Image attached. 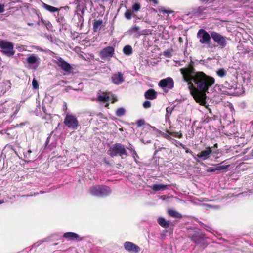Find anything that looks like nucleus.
<instances>
[{
	"label": "nucleus",
	"mask_w": 253,
	"mask_h": 253,
	"mask_svg": "<svg viewBox=\"0 0 253 253\" xmlns=\"http://www.w3.org/2000/svg\"><path fill=\"white\" fill-rule=\"evenodd\" d=\"M204 236V235L200 233V231L198 229L194 228L188 230V237L197 244L205 245Z\"/></svg>",
	"instance_id": "4"
},
{
	"label": "nucleus",
	"mask_w": 253,
	"mask_h": 253,
	"mask_svg": "<svg viewBox=\"0 0 253 253\" xmlns=\"http://www.w3.org/2000/svg\"><path fill=\"white\" fill-rule=\"evenodd\" d=\"M140 30V28L138 26L135 25L133 27H132L130 29V31L131 32H136V33H139Z\"/></svg>",
	"instance_id": "37"
},
{
	"label": "nucleus",
	"mask_w": 253,
	"mask_h": 253,
	"mask_svg": "<svg viewBox=\"0 0 253 253\" xmlns=\"http://www.w3.org/2000/svg\"><path fill=\"white\" fill-rule=\"evenodd\" d=\"M185 152L186 153H190L191 154L192 156H193V152L189 149L188 148H186V150H185Z\"/></svg>",
	"instance_id": "41"
},
{
	"label": "nucleus",
	"mask_w": 253,
	"mask_h": 253,
	"mask_svg": "<svg viewBox=\"0 0 253 253\" xmlns=\"http://www.w3.org/2000/svg\"><path fill=\"white\" fill-rule=\"evenodd\" d=\"M217 145H218L216 143V144H214V147H217Z\"/></svg>",
	"instance_id": "51"
},
{
	"label": "nucleus",
	"mask_w": 253,
	"mask_h": 253,
	"mask_svg": "<svg viewBox=\"0 0 253 253\" xmlns=\"http://www.w3.org/2000/svg\"><path fill=\"white\" fill-rule=\"evenodd\" d=\"M125 112H126L125 109L123 107H121V108H118L117 110V111L116 112V116H117L118 117H121L125 115Z\"/></svg>",
	"instance_id": "29"
},
{
	"label": "nucleus",
	"mask_w": 253,
	"mask_h": 253,
	"mask_svg": "<svg viewBox=\"0 0 253 253\" xmlns=\"http://www.w3.org/2000/svg\"><path fill=\"white\" fill-rule=\"evenodd\" d=\"M135 124L137 127H139L145 124V121L144 119H139L136 122Z\"/></svg>",
	"instance_id": "34"
},
{
	"label": "nucleus",
	"mask_w": 253,
	"mask_h": 253,
	"mask_svg": "<svg viewBox=\"0 0 253 253\" xmlns=\"http://www.w3.org/2000/svg\"><path fill=\"white\" fill-rule=\"evenodd\" d=\"M159 11L162 12L163 13H167L168 14L172 13L173 12L172 10L165 9L164 7H160V8H159Z\"/></svg>",
	"instance_id": "33"
},
{
	"label": "nucleus",
	"mask_w": 253,
	"mask_h": 253,
	"mask_svg": "<svg viewBox=\"0 0 253 253\" xmlns=\"http://www.w3.org/2000/svg\"><path fill=\"white\" fill-rule=\"evenodd\" d=\"M77 8L78 10L81 11L82 14H83L84 11L87 10V7L83 2L82 3L78 4Z\"/></svg>",
	"instance_id": "27"
},
{
	"label": "nucleus",
	"mask_w": 253,
	"mask_h": 253,
	"mask_svg": "<svg viewBox=\"0 0 253 253\" xmlns=\"http://www.w3.org/2000/svg\"><path fill=\"white\" fill-rule=\"evenodd\" d=\"M63 237L68 241H80L84 239L83 237H81L76 233L68 232L63 234Z\"/></svg>",
	"instance_id": "14"
},
{
	"label": "nucleus",
	"mask_w": 253,
	"mask_h": 253,
	"mask_svg": "<svg viewBox=\"0 0 253 253\" xmlns=\"http://www.w3.org/2000/svg\"><path fill=\"white\" fill-rule=\"evenodd\" d=\"M104 162L106 164H109V163L107 161L106 159L105 158L104 159Z\"/></svg>",
	"instance_id": "46"
},
{
	"label": "nucleus",
	"mask_w": 253,
	"mask_h": 253,
	"mask_svg": "<svg viewBox=\"0 0 253 253\" xmlns=\"http://www.w3.org/2000/svg\"><path fill=\"white\" fill-rule=\"evenodd\" d=\"M32 86L34 89H37L39 88V84L37 81L34 78L32 81Z\"/></svg>",
	"instance_id": "35"
},
{
	"label": "nucleus",
	"mask_w": 253,
	"mask_h": 253,
	"mask_svg": "<svg viewBox=\"0 0 253 253\" xmlns=\"http://www.w3.org/2000/svg\"><path fill=\"white\" fill-rule=\"evenodd\" d=\"M168 134L163 132L161 134V135L163 137L167 139L168 140H171L172 138L170 135H172L175 137L181 138L183 137V135L181 133L176 132H172L169 130L166 131Z\"/></svg>",
	"instance_id": "15"
},
{
	"label": "nucleus",
	"mask_w": 253,
	"mask_h": 253,
	"mask_svg": "<svg viewBox=\"0 0 253 253\" xmlns=\"http://www.w3.org/2000/svg\"><path fill=\"white\" fill-rule=\"evenodd\" d=\"M43 6L46 10L51 12H55L59 11V9L57 8L48 5L45 3H43Z\"/></svg>",
	"instance_id": "25"
},
{
	"label": "nucleus",
	"mask_w": 253,
	"mask_h": 253,
	"mask_svg": "<svg viewBox=\"0 0 253 253\" xmlns=\"http://www.w3.org/2000/svg\"><path fill=\"white\" fill-rule=\"evenodd\" d=\"M197 37L200 38L199 42L201 44L209 43L211 36L206 31L203 29H200L197 33Z\"/></svg>",
	"instance_id": "10"
},
{
	"label": "nucleus",
	"mask_w": 253,
	"mask_h": 253,
	"mask_svg": "<svg viewBox=\"0 0 253 253\" xmlns=\"http://www.w3.org/2000/svg\"><path fill=\"white\" fill-rule=\"evenodd\" d=\"M110 99V97L106 94L103 95H99L98 97V100L99 101H108Z\"/></svg>",
	"instance_id": "31"
},
{
	"label": "nucleus",
	"mask_w": 253,
	"mask_h": 253,
	"mask_svg": "<svg viewBox=\"0 0 253 253\" xmlns=\"http://www.w3.org/2000/svg\"><path fill=\"white\" fill-rule=\"evenodd\" d=\"M165 149V148L162 147V148H159L157 149L155 151V154H156L158 151H161L162 149Z\"/></svg>",
	"instance_id": "44"
},
{
	"label": "nucleus",
	"mask_w": 253,
	"mask_h": 253,
	"mask_svg": "<svg viewBox=\"0 0 253 253\" xmlns=\"http://www.w3.org/2000/svg\"><path fill=\"white\" fill-rule=\"evenodd\" d=\"M55 63L60 67L63 70L70 73L73 70L72 67L67 63L66 61L64 60L62 58L59 57Z\"/></svg>",
	"instance_id": "13"
},
{
	"label": "nucleus",
	"mask_w": 253,
	"mask_h": 253,
	"mask_svg": "<svg viewBox=\"0 0 253 253\" xmlns=\"http://www.w3.org/2000/svg\"><path fill=\"white\" fill-rule=\"evenodd\" d=\"M0 48L3 50L2 52L8 56H12L15 53L14 45L9 42L5 40L0 41Z\"/></svg>",
	"instance_id": "5"
},
{
	"label": "nucleus",
	"mask_w": 253,
	"mask_h": 253,
	"mask_svg": "<svg viewBox=\"0 0 253 253\" xmlns=\"http://www.w3.org/2000/svg\"><path fill=\"white\" fill-rule=\"evenodd\" d=\"M189 89L196 102L199 103L201 105H204L206 103V93L208 92V91L203 92L199 90L192 88H189Z\"/></svg>",
	"instance_id": "6"
},
{
	"label": "nucleus",
	"mask_w": 253,
	"mask_h": 253,
	"mask_svg": "<svg viewBox=\"0 0 253 253\" xmlns=\"http://www.w3.org/2000/svg\"><path fill=\"white\" fill-rule=\"evenodd\" d=\"M114 54L115 48L110 46L103 48L99 52L100 57L104 60H110Z\"/></svg>",
	"instance_id": "9"
},
{
	"label": "nucleus",
	"mask_w": 253,
	"mask_h": 253,
	"mask_svg": "<svg viewBox=\"0 0 253 253\" xmlns=\"http://www.w3.org/2000/svg\"><path fill=\"white\" fill-rule=\"evenodd\" d=\"M180 71L184 80L187 83L188 88L196 89L201 91H208L215 83V79L202 71H195L194 62L191 61L187 67L182 68Z\"/></svg>",
	"instance_id": "1"
},
{
	"label": "nucleus",
	"mask_w": 253,
	"mask_h": 253,
	"mask_svg": "<svg viewBox=\"0 0 253 253\" xmlns=\"http://www.w3.org/2000/svg\"><path fill=\"white\" fill-rule=\"evenodd\" d=\"M147 2H152L154 5L159 3L158 0H145Z\"/></svg>",
	"instance_id": "39"
},
{
	"label": "nucleus",
	"mask_w": 253,
	"mask_h": 253,
	"mask_svg": "<svg viewBox=\"0 0 253 253\" xmlns=\"http://www.w3.org/2000/svg\"><path fill=\"white\" fill-rule=\"evenodd\" d=\"M31 150H28L27 151V152L26 153V156L27 157H30V153H31Z\"/></svg>",
	"instance_id": "43"
},
{
	"label": "nucleus",
	"mask_w": 253,
	"mask_h": 253,
	"mask_svg": "<svg viewBox=\"0 0 253 253\" xmlns=\"http://www.w3.org/2000/svg\"><path fill=\"white\" fill-rule=\"evenodd\" d=\"M212 150L210 147L206 148V149L202 151L200 153L197 154V156L199 158H201L203 160H205L209 158V155L211 153Z\"/></svg>",
	"instance_id": "17"
},
{
	"label": "nucleus",
	"mask_w": 253,
	"mask_h": 253,
	"mask_svg": "<svg viewBox=\"0 0 253 253\" xmlns=\"http://www.w3.org/2000/svg\"><path fill=\"white\" fill-rule=\"evenodd\" d=\"M143 106L144 108H149L151 106V103L150 101L146 100L143 103Z\"/></svg>",
	"instance_id": "36"
},
{
	"label": "nucleus",
	"mask_w": 253,
	"mask_h": 253,
	"mask_svg": "<svg viewBox=\"0 0 253 253\" xmlns=\"http://www.w3.org/2000/svg\"><path fill=\"white\" fill-rule=\"evenodd\" d=\"M117 100H118V99H117V97L114 96H113L111 103H114L115 102L117 101Z\"/></svg>",
	"instance_id": "42"
},
{
	"label": "nucleus",
	"mask_w": 253,
	"mask_h": 253,
	"mask_svg": "<svg viewBox=\"0 0 253 253\" xmlns=\"http://www.w3.org/2000/svg\"><path fill=\"white\" fill-rule=\"evenodd\" d=\"M251 155H252V156H253V149L252 150Z\"/></svg>",
	"instance_id": "50"
},
{
	"label": "nucleus",
	"mask_w": 253,
	"mask_h": 253,
	"mask_svg": "<svg viewBox=\"0 0 253 253\" xmlns=\"http://www.w3.org/2000/svg\"><path fill=\"white\" fill-rule=\"evenodd\" d=\"M123 52L125 55H129L132 53V49L130 45H126L123 48Z\"/></svg>",
	"instance_id": "26"
},
{
	"label": "nucleus",
	"mask_w": 253,
	"mask_h": 253,
	"mask_svg": "<svg viewBox=\"0 0 253 253\" xmlns=\"http://www.w3.org/2000/svg\"><path fill=\"white\" fill-rule=\"evenodd\" d=\"M64 123L69 128L77 129L79 126V122L77 117L72 114H67L65 116Z\"/></svg>",
	"instance_id": "8"
},
{
	"label": "nucleus",
	"mask_w": 253,
	"mask_h": 253,
	"mask_svg": "<svg viewBox=\"0 0 253 253\" xmlns=\"http://www.w3.org/2000/svg\"><path fill=\"white\" fill-rule=\"evenodd\" d=\"M132 12L131 10L127 9L124 14L125 17L127 20H130L132 18Z\"/></svg>",
	"instance_id": "30"
},
{
	"label": "nucleus",
	"mask_w": 253,
	"mask_h": 253,
	"mask_svg": "<svg viewBox=\"0 0 253 253\" xmlns=\"http://www.w3.org/2000/svg\"><path fill=\"white\" fill-rule=\"evenodd\" d=\"M112 0H101V1H102V2H106V1H112Z\"/></svg>",
	"instance_id": "45"
},
{
	"label": "nucleus",
	"mask_w": 253,
	"mask_h": 253,
	"mask_svg": "<svg viewBox=\"0 0 253 253\" xmlns=\"http://www.w3.org/2000/svg\"><path fill=\"white\" fill-rule=\"evenodd\" d=\"M216 73L219 77L222 78L226 75L227 72L224 68H220L216 71Z\"/></svg>",
	"instance_id": "28"
},
{
	"label": "nucleus",
	"mask_w": 253,
	"mask_h": 253,
	"mask_svg": "<svg viewBox=\"0 0 253 253\" xmlns=\"http://www.w3.org/2000/svg\"><path fill=\"white\" fill-rule=\"evenodd\" d=\"M210 34L211 38L213 41L216 42L221 48H224L226 47L227 45V38L226 37L215 31H211Z\"/></svg>",
	"instance_id": "7"
},
{
	"label": "nucleus",
	"mask_w": 253,
	"mask_h": 253,
	"mask_svg": "<svg viewBox=\"0 0 253 253\" xmlns=\"http://www.w3.org/2000/svg\"><path fill=\"white\" fill-rule=\"evenodd\" d=\"M141 5L139 3H135L132 6V10L134 12H138L140 10Z\"/></svg>",
	"instance_id": "32"
},
{
	"label": "nucleus",
	"mask_w": 253,
	"mask_h": 253,
	"mask_svg": "<svg viewBox=\"0 0 253 253\" xmlns=\"http://www.w3.org/2000/svg\"><path fill=\"white\" fill-rule=\"evenodd\" d=\"M167 186H168L167 185H164V184H154V185H152V186H151V188L155 191H160V190H163L167 189Z\"/></svg>",
	"instance_id": "24"
},
{
	"label": "nucleus",
	"mask_w": 253,
	"mask_h": 253,
	"mask_svg": "<svg viewBox=\"0 0 253 253\" xmlns=\"http://www.w3.org/2000/svg\"><path fill=\"white\" fill-rule=\"evenodd\" d=\"M204 10H205V9L204 8L198 7L196 9H195V11L194 12V13L201 14L203 12V11Z\"/></svg>",
	"instance_id": "38"
},
{
	"label": "nucleus",
	"mask_w": 253,
	"mask_h": 253,
	"mask_svg": "<svg viewBox=\"0 0 253 253\" xmlns=\"http://www.w3.org/2000/svg\"><path fill=\"white\" fill-rule=\"evenodd\" d=\"M159 86L162 88L167 87L169 89H172L174 87V81L171 77H168L160 80Z\"/></svg>",
	"instance_id": "11"
},
{
	"label": "nucleus",
	"mask_w": 253,
	"mask_h": 253,
	"mask_svg": "<svg viewBox=\"0 0 253 253\" xmlns=\"http://www.w3.org/2000/svg\"><path fill=\"white\" fill-rule=\"evenodd\" d=\"M168 214L169 216L176 218H182V215L177 212V211L174 209H169L168 210Z\"/></svg>",
	"instance_id": "21"
},
{
	"label": "nucleus",
	"mask_w": 253,
	"mask_h": 253,
	"mask_svg": "<svg viewBox=\"0 0 253 253\" xmlns=\"http://www.w3.org/2000/svg\"><path fill=\"white\" fill-rule=\"evenodd\" d=\"M124 246L126 250L131 253H138L140 251V248L138 245L129 241L125 242Z\"/></svg>",
	"instance_id": "12"
},
{
	"label": "nucleus",
	"mask_w": 253,
	"mask_h": 253,
	"mask_svg": "<svg viewBox=\"0 0 253 253\" xmlns=\"http://www.w3.org/2000/svg\"><path fill=\"white\" fill-rule=\"evenodd\" d=\"M134 153H135V154L136 155H137V153H136V152L135 151H134Z\"/></svg>",
	"instance_id": "52"
},
{
	"label": "nucleus",
	"mask_w": 253,
	"mask_h": 253,
	"mask_svg": "<svg viewBox=\"0 0 253 253\" xmlns=\"http://www.w3.org/2000/svg\"><path fill=\"white\" fill-rule=\"evenodd\" d=\"M181 145L182 146V147L183 148L185 149V145H183V144H181Z\"/></svg>",
	"instance_id": "49"
},
{
	"label": "nucleus",
	"mask_w": 253,
	"mask_h": 253,
	"mask_svg": "<svg viewBox=\"0 0 253 253\" xmlns=\"http://www.w3.org/2000/svg\"><path fill=\"white\" fill-rule=\"evenodd\" d=\"M103 26L102 19H95L93 21V30L94 32H99Z\"/></svg>",
	"instance_id": "18"
},
{
	"label": "nucleus",
	"mask_w": 253,
	"mask_h": 253,
	"mask_svg": "<svg viewBox=\"0 0 253 253\" xmlns=\"http://www.w3.org/2000/svg\"><path fill=\"white\" fill-rule=\"evenodd\" d=\"M112 80L113 83L119 84L124 81L123 76L121 73L114 74L112 77Z\"/></svg>",
	"instance_id": "20"
},
{
	"label": "nucleus",
	"mask_w": 253,
	"mask_h": 253,
	"mask_svg": "<svg viewBox=\"0 0 253 253\" xmlns=\"http://www.w3.org/2000/svg\"><path fill=\"white\" fill-rule=\"evenodd\" d=\"M105 106L106 107H108L109 104L108 103H106Z\"/></svg>",
	"instance_id": "48"
},
{
	"label": "nucleus",
	"mask_w": 253,
	"mask_h": 253,
	"mask_svg": "<svg viewBox=\"0 0 253 253\" xmlns=\"http://www.w3.org/2000/svg\"><path fill=\"white\" fill-rule=\"evenodd\" d=\"M158 224L164 228H168L169 226V221H166L163 217H159L157 220Z\"/></svg>",
	"instance_id": "22"
},
{
	"label": "nucleus",
	"mask_w": 253,
	"mask_h": 253,
	"mask_svg": "<svg viewBox=\"0 0 253 253\" xmlns=\"http://www.w3.org/2000/svg\"><path fill=\"white\" fill-rule=\"evenodd\" d=\"M144 96L147 99L154 100L157 98V92L153 89H149L145 92Z\"/></svg>",
	"instance_id": "19"
},
{
	"label": "nucleus",
	"mask_w": 253,
	"mask_h": 253,
	"mask_svg": "<svg viewBox=\"0 0 253 253\" xmlns=\"http://www.w3.org/2000/svg\"><path fill=\"white\" fill-rule=\"evenodd\" d=\"M4 11V6L3 4H0V13Z\"/></svg>",
	"instance_id": "40"
},
{
	"label": "nucleus",
	"mask_w": 253,
	"mask_h": 253,
	"mask_svg": "<svg viewBox=\"0 0 253 253\" xmlns=\"http://www.w3.org/2000/svg\"><path fill=\"white\" fill-rule=\"evenodd\" d=\"M27 63L30 64H36L37 65L35 69H36L41 63L40 58L34 54H30L27 58Z\"/></svg>",
	"instance_id": "16"
},
{
	"label": "nucleus",
	"mask_w": 253,
	"mask_h": 253,
	"mask_svg": "<svg viewBox=\"0 0 253 253\" xmlns=\"http://www.w3.org/2000/svg\"><path fill=\"white\" fill-rule=\"evenodd\" d=\"M228 167V165L226 166H217L216 168L210 167L207 169L208 172H213L216 170H221L226 169Z\"/></svg>",
	"instance_id": "23"
},
{
	"label": "nucleus",
	"mask_w": 253,
	"mask_h": 253,
	"mask_svg": "<svg viewBox=\"0 0 253 253\" xmlns=\"http://www.w3.org/2000/svg\"><path fill=\"white\" fill-rule=\"evenodd\" d=\"M3 203H4V201L3 200H0V204H2Z\"/></svg>",
	"instance_id": "47"
},
{
	"label": "nucleus",
	"mask_w": 253,
	"mask_h": 253,
	"mask_svg": "<svg viewBox=\"0 0 253 253\" xmlns=\"http://www.w3.org/2000/svg\"><path fill=\"white\" fill-rule=\"evenodd\" d=\"M107 154L112 158L128 155L125 145L120 143H116L110 146L107 151Z\"/></svg>",
	"instance_id": "2"
},
{
	"label": "nucleus",
	"mask_w": 253,
	"mask_h": 253,
	"mask_svg": "<svg viewBox=\"0 0 253 253\" xmlns=\"http://www.w3.org/2000/svg\"><path fill=\"white\" fill-rule=\"evenodd\" d=\"M89 192L92 195L102 197L110 194L111 190L107 186L96 185L90 187Z\"/></svg>",
	"instance_id": "3"
}]
</instances>
